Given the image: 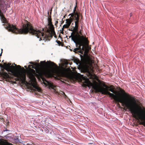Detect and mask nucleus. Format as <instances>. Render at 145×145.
<instances>
[{
	"label": "nucleus",
	"mask_w": 145,
	"mask_h": 145,
	"mask_svg": "<svg viewBox=\"0 0 145 145\" xmlns=\"http://www.w3.org/2000/svg\"><path fill=\"white\" fill-rule=\"evenodd\" d=\"M103 86L104 87L95 86L94 87V88L96 91L101 92L102 94L108 95L110 97L113 98L116 101L124 105L132 113L137 116L142 121V124L145 126V115L138 111L139 110L142 112L143 110L137 105L134 97L125 93V96L129 100L123 99L120 97L117 96L115 95L116 93L113 88H110V87L106 85H104Z\"/></svg>",
	"instance_id": "nucleus-1"
},
{
	"label": "nucleus",
	"mask_w": 145,
	"mask_h": 145,
	"mask_svg": "<svg viewBox=\"0 0 145 145\" xmlns=\"http://www.w3.org/2000/svg\"><path fill=\"white\" fill-rule=\"evenodd\" d=\"M39 61L37 60V78L40 80L41 83L44 84L45 86H48L49 88H53L54 86L51 82L46 80L44 76L46 77H51L52 74L51 71L46 68L52 69V71L55 72L58 75L63 76L64 75V71L59 69L58 67L54 63L51 61H41L40 64Z\"/></svg>",
	"instance_id": "nucleus-2"
},
{
	"label": "nucleus",
	"mask_w": 145,
	"mask_h": 145,
	"mask_svg": "<svg viewBox=\"0 0 145 145\" xmlns=\"http://www.w3.org/2000/svg\"><path fill=\"white\" fill-rule=\"evenodd\" d=\"M4 0H0V19L4 28L8 31L14 34H29L36 37V29L34 28L31 24L26 21L23 24L22 27L19 29L12 24L9 23L7 19L2 14L1 8H4L5 5Z\"/></svg>",
	"instance_id": "nucleus-3"
},
{
	"label": "nucleus",
	"mask_w": 145,
	"mask_h": 145,
	"mask_svg": "<svg viewBox=\"0 0 145 145\" xmlns=\"http://www.w3.org/2000/svg\"><path fill=\"white\" fill-rule=\"evenodd\" d=\"M76 33V34L72 32L69 37L71 38L76 46L78 47L74 49L73 51L75 53H81V51L83 52L86 49L89 48L87 39L85 37L82 35L80 31L79 33L77 31Z\"/></svg>",
	"instance_id": "nucleus-4"
},
{
	"label": "nucleus",
	"mask_w": 145,
	"mask_h": 145,
	"mask_svg": "<svg viewBox=\"0 0 145 145\" xmlns=\"http://www.w3.org/2000/svg\"><path fill=\"white\" fill-rule=\"evenodd\" d=\"M29 63L30 65L28 66V70L27 72V77L29 79L31 85L28 89L31 92H32L35 95L36 94V63L30 61Z\"/></svg>",
	"instance_id": "nucleus-5"
},
{
	"label": "nucleus",
	"mask_w": 145,
	"mask_h": 145,
	"mask_svg": "<svg viewBox=\"0 0 145 145\" xmlns=\"http://www.w3.org/2000/svg\"><path fill=\"white\" fill-rule=\"evenodd\" d=\"M42 31H40L39 30L37 29V38L39 39V41L41 40H42L43 39V40L44 41L49 40V38L50 37V35L49 34L48 35L45 34L43 32V29L42 28Z\"/></svg>",
	"instance_id": "nucleus-6"
},
{
	"label": "nucleus",
	"mask_w": 145,
	"mask_h": 145,
	"mask_svg": "<svg viewBox=\"0 0 145 145\" xmlns=\"http://www.w3.org/2000/svg\"><path fill=\"white\" fill-rule=\"evenodd\" d=\"M13 74L15 76L17 77H20L21 79H22V76L23 74L24 75V80H23V82H24V81H25V80H26V77L25 75L20 70L16 72H14Z\"/></svg>",
	"instance_id": "nucleus-7"
},
{
	"label": "nucleus",
	"mask_w": 145,
	"mask_h": 145,
	"mask_svg": "<svg viewBox=\"0 0 145 145\" xmlns=\"http://www.w3.org/2000/svg\"><path fill=\"white\" fill-rule=\"evenodd\" d=\"M0 68H3L4 69L6 70L7 72H12L9 69V66H7V67L4 66H2L0 64Z\"/></svg>",
	"instance_id": "nucleus-8"
},
{
	"label": "nucleus",
	"mask_w": 145,
	"mask_h": 145,
	"mask_svg": "<svg viewBox=\"0 0 145 145\" xmlns=\"http://www.w3.org/2000/svg\"><path fill=\"white\" fill-rule=\"evenodd\" d=\"M66 25L67 27H68L70 25L72 21L69 19H67L66 20Z\"/></svg>",
	"instance_id": "nucleus-9"
},
{
	"label": "nucleus",
	"mask_w": 145,
	"mask_h": 145,
	"mask_svg": "<svg viewBox=\"0 0 145 145\" xmlns=\"http://www.w3.org/2000/svg\"><path fill=\"white\" fill-rule=\"evenodd\" d=\"M78 29V27H74V28L73 29H69V30L73 31V33H75L77 31Z\"/></svg>",
	"instance_id": "nucleus-10"
},
{
	"label": "nucleus",
	"mask_w": 145,
	"mask_h": 145,
	"mask_svg": "<svg viewBox=\"0 0 145 145\" xmlns=\"http://www.w3.org/2000/svg\"><path fill=\"white\" fill-rule=\"evenodd\" d=\"M82 67L85 71H88V65H86L85 67L84 66H82Z\"/></svg>",
	"instance_id": "nucleus-11"
},
{
	"label": "nucleus",
	"mask_w": 145,
	"mask_h": 145,
	"mask_svg": "<svg viewBox=\"0 0 145 145\" xmlns=\"http://www.w3.org/2000/svg\"><path fill=\"white\" fill-rule=\"evenodd\" d=\"M37 131L39 133H42L43 132V130L41 128L38 127H37Z\"/></svg>",
	"instance_id": "nucleus-12"
},
{
	"label": "nucleus",
	"mask_w": 145,
	"mask_h": 145,
	"mask_svg": "<svg viewBox=\"0 0 145 145\" xmlns=\"http://www.w3.org/2000/svg\"><path fill=\"white\" fill-rule=\"evenodd\" d=\"M48 20L49 24H50V25H51L52 28H53V25H52L51 24V19L50 18H48Z\"/></svg>",
	"instance_id": "nucleus-13"
},
{
	"label": "nucleus",
	"mask_w": 145,
	"mask_h": 145,
	"mask_svg": "<svg viewBox=\"0 0 145 145\" xmlns=\"http://www.w3.org/2000/svg\"><path fill=\"white\" fill-rule=\"evenodd\" d=\"M75 7H75V8H74L73 15H74V16H78V14L77 13V12H75Z\"/></svg>",
	"instance_id": "nucleus-14"
},
{
	"label": "nucleus",
	"mask_w": 145,
	"mask_h": 145,
	"mask_svg": "<svg viewBox=\"0 0 145 145\" xmlns=\"http://www.w3.org/2000/svg\"><path fill=\"white\" fill-rule=\"evenodd\" d=\"M79 22V21H76V20L75 22V27H78V25H77V24H78V22Z\"/></svg>",
	"instance_id": "nucleus-15"
},
{
	"label": "nucleus",
	"mask_w": 145,
	"mask_h": 145,
	"mask_svg": "<svg viewBox=\"0 0 145 145\" xmlns=\"http://www.w3.org/2000/svg\"><path fill=\"white\" fill-rule=\"evenodd\" d=\"M17 67H19L20 68H21V70L22 71H24L25 70V69H24L23 67H21V66L20 65H18L17 66Z\"/></svg>",
	"instance_id": "nucleus-16"
},
{
	"label": "nucleus",
	"mask_w": 145,
	"mask_h": 145,
	"mask_svg": "<svg viewBox=\"0 0 145 145\" xmlns=\"http://www.w3.org/2000/svg\"><path fill=\"white\" fill-rule=\"evenodd\" d=\"M75 20L76 21H79V18L78 16H74Z\"/></svg>",
	"instance_id": "nucleus-17"
},
{
	"label": "nucleus",
	"mask_w": 145,
	"mask_h": 145,
	"mask_svg": "<svg viewBox=\"0 0 145 145\" xmlns=\"http://www.w3.org/2000/svg\"><path fill=\"white\" fill-rule=\"evenodd\" d=\"M4 73L5 74V76H8V73L6 72V71H5L4 72Z\"/></svg>",
	"instance_id": "nucleus-18"
},
{
	"label": "nucleus",
	"mask_w": 145,
	"mask_h": 145,
	"mask_svg": "<svg viewBox=\"0 0 145 145\" xmlns=\"http://www.w3.org/2000/svg\"><path fill=\"white\" fill-rule=\"evenodd\" d=\"M14 140L16 142H18L19 141V139L18 137H16V138L14 139Z\"/></svg>",
	"instance_id": "nucleus-19"
},
{
	"label": "nucleus",
	"mask_w": 145,
	"mask_h": 145,
	"mask_svg": "<svg viewBox=\"0 0 145 145\" xmlns=\"http://www.w3.org/2000/svg\"><path fill=\"white\" fill-rule=\"evenodd\" d=\"M10 131L9 130H8L6 128H5V129L3 130V132H5V131Z\"/></svg>",
	"instance_id": "nucleus-20"
},
{
	"label": "nucleus",
	"mask_w": 145,
	"mask_h": 145,
	"mask_svg": "<svg viewBox=\"0 0 145 145\" xmlns=\"http://www.w3.org/2000/svg\"><path fill=\"white\" fill-rule=\"evenodd\" d=\"M63 27H65V28H67V27H68L67 25H63Z\"/></svg>",
	"instance_id": "nucleus-21"
},
{
	"label": "nucleus",
	"mask_w": 145,
	"mask_h": 145,
	"mask_svg": "<svg viewBox=\"0 0 145 145\" xmlns=\"http://www.w3.org/2000/svg\"><path fill=\"white\" fill-rule=\"evenodd\" d=\"M37 91H39V87L37 86Z\"/></svg>",
	"instance_id": "nucleus-22"
},
{
	"label": "nucleus",
	"mask_w": 145,
	"mask_h": 145,
	"mask_svg": "<svg viewBox=\"0 0 145 145\" xmlns=\"http://www.w3.org/2000/svg\"><path fill=\"white\" fill-rule=\"evenodd\" d=\"M24 67L27 69V66H24Z\"/></svg>",
	"instance_id": "nucleus-23"
},
{
	"label": "nucleus",
	"mask_w": 145,
	"mask_h": 145,
	"mask_svg": "<svg viewBox=\"0 0 145 145\" xmlns=\"http://www.w3.org/2000/svg\"><path fill=\"white\" fill-rule=\"evenodd\" d=\"M46 133H48V130H47L46 131Z\"/></svg>",
	"instance_id": "nucleus-24"
},
{
	"label": "nucleus",
	"mask_w": 145,
	"mask_h": 145,
	"mask_svg": "<svg viewBox=\"0 0 145 145\" xmlns=\"http://www.w3.org/2000/svg\"><path fill=\"white\" fill-rule=\"evenodd\" d=\"M2 52L1 51V54H0V56H1L2 55Z\"/></svg>",
	"instance_id": "nucleus-25"
},
{
	"label": "nucleus",
	"mask_w": 145,
	"mask_h": 145,
	"mask_svg": "<svg viewBox=\"0 0 145 145\" xmlns=\"http://www.w3.org/2000/svg\"><path fill=\"white\" fill-rule=\"evenodd\" d=\"M132 13H131L130 14V16H132Z\"/></svg>",
	"instance_id": "nucleus-26"
},
{
	"label": "nucleus",
	"mask_w": 145,
	"mask_h": 145,
	"mask_svg": "<svg viewBox=\"0 0 145 145\" xmlns=\"http://www.w3.org/2000/svg\"><path fill=\"white\" fill-rule=\"evenodd\" d=\"M38 118V119H39V120H40V119H41V118Z\"/></svg>",
	"instance_id": "nucleus-27"
},
{
	"label": "nucleus",
	"mask_w": 145,
	"mask_h": 145,
	"mask_svg": "<svg viewBox=\"0 0 145 145\" xmlns=\"http://www.w3.org/2000/svg\"><path fill=\"white\" fill-rule=\"evenodd\" d=\"M13 64L15 66L16 65L15 64V63H13L12 65H13Z\"/></svg>",
	"instance_id": "nucleus-28"
},
{
	"label": "nucleus",
	"mask_w": 145,
	"mask_h": 145,
	"mask_svg": "<svg viewBox=\"0 0 145 145\" xmlns=\"http://www.w3.org/2000/svg\"><path fill=\"white\" fill-rule=\"evenodd\" d=\"M2 50H3V49H1V51L2 52Z\"/></svg>",
	"instance_id": "nucleus-29"
},
{
	"label": "nucleus",
	"mask_w": 145,
	"mask_h": 145,
	"mask_svg": "<svg viewBox=\"0 0 145 145\" xmlns=\"http://www.w3.org/2000/svg\"><path fill=\"white\" fill-rule=\"evenodd\" d=\"M63 94H64V95H65V96H66L65 95V94L64 93H63Z\"/></svg>",
	"instance_id": "nucleus-30"
},
{
	"label": "nucleus",
	"mask_w": 145,
	"mask_h": 145,
	"mask_svg": "<svg viewBox=\"0 0 145 145\" xmlns=\"http://www.w3.org/2000/svg\"><path fill=\"white\" fill-rule=\"evenodd\" d=\"M35 127H36V126H35Z\"/></svg>",
	"instance_id": "nucleus-31"
},
{
	"label": "nucleus",
	"mask_w": 145,
	"mask_h": 145,
	"mask_svg": "<svg viewBox=\"0 0 145 145\" xmlns=\"http://www.w3.org/2000/svg\"><path fill=\"white\" fill-rule=\"evenodd\" d=\"M57 22H58L57 21V22H56V23H57Z\"/></svg>",
	"instance_id": "nucleus-32"
},
{
	"label": "nucleus",
	"mask_w": 145,
	"mask_h": 145,
	"mask_svg": "<svg viewBox=\"0 0 145 145\" xmlns=\"http://www.w3.org/2000/svg\"><path fill=\"white\" fill-rule=\"evenodd\" d=\"M1 61V60H0V62Z\"/></svg>",
	"instance_id": "nucleus-33"
}]
</instances>
